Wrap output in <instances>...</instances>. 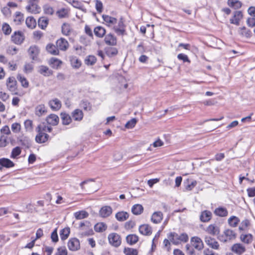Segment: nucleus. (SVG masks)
Returning <instances> with one entry per match:
<instances>
[{"label": "nucleus", "instance_id": "13d9d810", "mask_svg": "<svg viewBox=\"0 0 255 255\" xmlns=\"http://www.w3.org/2000/svg\"><path fill=\"white\" fill-rule=\"evenodd\" d=\"M137 123V120L135 118H133L131 120L128 121L125 127L127 128H132L135 126L136 124Z\"/></svg>", "mask_w": 255, "mask_h": 255}, {"label": "nucleus", "instance_id": "a19ab883", "mask_svg": "<svg viewBox=\"0 0 255 255\" xmlns=\"http://www.w3.org/2000/svg\"><path fill=\"white\" fill-rule=\"evenodd\" d=\"M228 4L230 7L235 9L240 8L242 5V2L238 0H228Z\"/></svg>", "mask_w": 255, "mask_h": 255}, {"label": "nucleus", "instance_id": "6ab92c4d", "mask_svg": "<svg viewBox=\"0 0 255 255\" xmlns=\"http://www.w3.org/2000/svg\"><path fill=\"white\" fill-rule=\"evenodd\" d=\"M206 231L213 236H217L220 233V229L216 225L211 224L207 227Z\"/></svg>", "mask_w": 255, "mask_h": 255}, {"label": "nucleus", "instance_id": "79ce46f5", "mask_svg": "<svg viewBox=\"0 0 255 255\" xmlns=\"http://www.w3.org/2000/svg\"><path fill=\"white\" fill-rule=\"evenodd\" d=\"M70 234V228H65L60 232V236L62 240H65L69 237Z\"/></svg>", "mask_w": 255, "mask_h": 255}, {"label": "nucleus", "instance_id": "c9c22d12", "mask_svg": "<svg viewBox=\"0 0 255 255\" xmlns=\"http://www.w3.org/2000/svg\"><path fill=\"white\" fill-rule=\"evenodd\" d=\"M107 229V225L103 222L98 223L94 226V230L96 232H103Z\"/></svg>", "mask_w": 255, "mask_h": 255}, {"label": "nucleus", "instance_id": "7ed1b4c3", "mask_svg": "<svg viewBox=\"0 0 255 255\" xmlns=\"http://www.w3.org/2000/svg\"><path fill=\"white\" fill-rule=\"evenodd\" d=\"M108 241L109 244L115 248L119 247L122 243L121 236L116 233H112L108 235Z\"/></svg>", "mask_w": 255, "mask_h": 255}, {"label": "nucleus", "instance_id": "2eb2a0df", "mask_svg": "<svg viewBox=\"0 0 255 255\" xmlns=\"http://www.w3.org/2000/svg\"><path fill=\"white\" fill-rule=\"evenodd\" d=\"M104 40L105 43L109 45L115 46L117 44V39L116 37L111 33L106 35Z\"/></svg>", "mask_w": 255, "mask_h": 255}, {"label": "nucleus", "instance_id": "bb28decb", "mask_svg": "<svg viewBox=\"0 0 255 255\" xmlns=\"http://www.w3.org/2000/svg\"><path fill=\"white\" fill-rule=\"evenodd\" d=\"M104 21L109 26H112L117 23V19L113 17L108 15H103L102 16Z\"/></svg>", "mask_w": 255, "mask_h": 255}, {"label": "nucleus", "instance_id": "ddd939ff", "mask_svg": "<svg viewBox=\"0 0 255 255\" xmlns=\"http://www.w3.org/2000/svg\"><path fill=\"white\" fill-rule=\"evenodd\" d=\"M8 89L11 92H15L16 90V81L14 77H9L6 81Z\"/></svg>", "mask_w": 255, "mask_h": 255}, {"label": "nucleus", "instance_id": "aec40b11", "mask_svg": "<svg viewBox=\"0 0 255 255\" xmlns=\"http://www.w3.org/2000/svg\"><path fill=\"white\" fill-rule=\"evenodd\" d=\"M212 215V214L210 211L205 210L201 212L200 219L203 222H207L211 220Z\"/></svg>", "mask_w": 255, "mask_h": 255}, {"label": "nucleus", "instance_id": "dca6fc26", "mask_svg": "<svg viewBox=\"0 0 255 255\" xmlns=\"http://www.w3.org/2000/svg\"><path fill=\"white\" fill-rule=\"evenodd\" d=\"M139 231L143 235L149 236L152 233V229L148 225L144 224L139 226Z\"/></svg>", "mask_w": 255, "mask_h": 255}, {"label": "nucleus", "instance_id": "6e6552de", "mask_svg": "<svg viewBox=\"0 0 255 255\" xmlns=\"http://www.w3.org/2000/svg\"><path fill=\"white\" fill-rule=\"evenodd\" d=\"M205 243L214 250H218L219 249V244L218 242L214 238H212L210 236H206L205 237Z\"/></svg>", "mask_w": 255, "mask_h": 255}, {"label": "nucleus", "instance_id": "37998d69", "mask_svg": "<svg viewBox=\"0 0 255 255\" xmlns=\"http://www.w3.org/2000/svg\"><path fill=\"white\" fill-rule=\"evenodd\" d=\"M20 144L25 148H29L31 145V140L27 137H24L19 140Z\"/></svg>", "mask_w": 255, "mask_h": 255}, {"label": "nucleus", "instance_id": "a211bd4d", "mask_svg": "<svg viewBox=\"0 0 255 255\" xmlns=\"http://www.w3.org/2000/svg\"><path fill=\"white\" fill-rule=\"evenodd\" d=\"M163 219V214L160 211L155 212L152 215L151 220L154 224H158Z\"/></svg>", "mask_w": 255, "mask_h": 255}, {"label": "nucleus", "instance_id": "a18cd8bd", "mask_svg": "<svg viewBox=\"0 0 255 255\" xmlns=\"http://www.w3.org/2000/svg\"><path fill=\"white\" fill-rule=\"evenodd\" d=\"M97 61V58L95 56L89 55L85 60V64L87 65H93Z\"/></svg>", "mask_w": 255, "mask_h": 255}, {"label": "nucleus", "instance_id": "052dcab7", "mask_svg": "<svg viewBox=\"0 0 255 255\" xmlns=\"http://www.w3.org/2000/svg\"><path fill=\"white\" fill-rule=\"evenodd\" d=\"M2 30L4 34L5 35H9L11 32V27L8 24L6 23H4L2 25Z\"/></svg>", "mask_w": 255, "mask_h": 255}, {"label": "nucleus", "instance_id": "864d4df0", "mask_svg": "<svg viewBox=\"0 0 255 255\" xmlns=\"http://www.w3.org/2000/svg\"><path fill=\"white\" fill-rule=\"evenodd\" d=\"M68 10L66 8H62L58 10L56 12V14L59 18L65 17L68 15Z\"/></svg>", "mask_w": 255, "mask_h": 255}, {"label": "nucleus", "instance_id": "1a4fd4ad", "mask_svg": "<svg viewBox=\"0 0 255 255\" xmlns=\"http://www.w3.org/2000/svg\"><path fill=\"white\" fill-rule=\"evenodd\" d=\"M79 241L76 238H72L69 240L68 243V249L72 251H76L80 249Z\"/></svg>", "mask_w": 255, "mask_h": 255}, {"label": "nucleus", "instance_id": "473e14b6", "mask_svg": "<svg viewBox=\"0 0 255 255\" xmlns=\"http://www.w3.org/2000/svg\"><path fill=\"white\" fill-rule=\"evenodd\" d=\"M46 50L49 53L54 55H57L59 54V50L57 48V46H55L53 44H48L46 46Z\"/></svg>", "mask_w": 255, "mask_h": 255}, {"label": "nucleus", "instance_id": "3c124183", "mask_svg": "<svg viewBox=\"0 0 255 255\" xmlns=\"http://www.w3.org/2000/svg\"><path fill=\"white\" fill-rule=\"evenodd\" d=\"M124 253L126 255H138L137 250L130 248H125Z\"/></svg>", "mask_w": 255, "mask_h": 255}, {"label": "nucleus", "instance_id": "4d7b16f0", "mask_svg": "<svg viewBox=\"0 0 255 255\" xmlns=\"http://www.w3.org/2000/svg\"><path fill=\"white\" fill-rule=\"evenodd\" d=\"M81 107L86 111H90L91 110V105L87 100H83L81 103Z\"/></svg>", "mask_w": 255, "mask_h": 255}, {"label": "nucleus", "instance_id": "f03ea898", "mask_svg": "<svg viewBox=\"0 0 255 255\" xmlns=\"http://www.w3.org/2000/svg\"><path fill=\"white\" fill-rule=\"evenodd\" d=\"M28 4L25 8L27 12L31 13H39L41 8L38 5V0H28Z\"/></svg>", "mask_w": 255, "mask_h": 255}, {"label": "nucleus", "instance_id": "0e129e2a", "mask_svg": "<svg viewBox=\"0 0 255 255\" xmlns=\"http://www.w3.org/2000/svg\"><path fill=\"white\" fill-rule=\"evenodd\" d=\"M55 255H67V251L65 247H59Z\"/></svg>", "mask_w": 255, "mask_h": 255}, {"label": "nucleus", "instance_id": "f3484780", "mask_svg": "<svg viewBox=\"0 0 255 255\" xmlns=\"http://www.w3.org/2000/svg\"><path fill=\"white\" fill-rule=\"evenodd\" d=\"M59 120V117L55 114H51L46 118L47 123L52 126L58 125Z\"/></svg>", "mask_w": 255, "mask_h": 255}, {"label": "nucleus", "instance_id": "bf43d9fd", "mask_svg": "<svg viewBox=\"0 0 255 255\" xmlns=\"http://www.w3.org/2000/svg\"><path fill=\"white\" fill-rule=\"evenodd\" d=\"M43 10L45 14L52 15L54 13L53 8L48 4L43 6Z\"/></svg>", "mask_w": 255, "mask_h": 255}, {"label": "nucleus", "instance_id": "de8ad7c7", "mask_svg": "<svg viewBox=\"0 0 255 255\" xmlns=\"http://www.w3.org/2000/svg\"><path fill=\"white\" fill-rule=\"evenodd\" d=\"M240 222L239 219L236 216H232L228 220V223L232 227H236Z\"/></svg>", "mask_w": 255, "mask_h": 255}, {"label": "nucleus", "instance_id": "58836bf2", "mask_svg": "<svg viewBox=\"0 0 255 255\" xmlns=\"http://www.w3.org/2000/svg\"><path fill=\"white\" fill-rule=\"evenodd\" d=\"M126 240L129 245H132L137 242L138 237L135 235H129L127 237Z\"/></svg>", "mask_w": 255, "mask_h": 255}, {"label": "nucleus", "instance_id": "e433bc0d", "mask_svg": "<svg viewBox=\"0 0 255 255\" xmlns=\"http://www.w3.org/2000/svg\"><path fill=\"white\" fill-rule=\"evenodd\" d=\"M25 23L26 26L31 29L35 28L36 25V20L32 16L28 17L26 19Z\"/></svg>", "mask_w": 255, "mask_h": 255}, {"label": "nucleus", "instance_id": "412c9836", "mask_svg": "<svg viewBox=\"0 0 255 255\" xmlns=\"http://www.w3.org/2000/svg\"><path fill=\"white\" fill-rule=\"evenodd\" d=\"M243 14L241 11H237L234 13V18L230 19V22L237 25H239L240 19L242 18Z\"/></svg>", "mask_w": 255, "mask_h": 255}, {"label": "nucleus", "instance_id": "4c0bfd02", "mask_svg": "<svg viewBox=\"0 0 255 255\" xmlns=\"http://www.w3.org/2000/svg\"><path fill=\"white\" fill-rule=\"evenodd\" d=\"M39 72L44 76H49L53 73V71L51 70H50L48 67L45 66H41L40 67Z\"/></svg>", "mask_w": 255, "mask_h": 255}, {"label": "nucleus", "instance_id": "ea45409f", "mask_svg": "<svg viewBox=\"0 0 255 255\" xmlns=\"http://www.w3.org/2000/svg\"><path fill=\"white\" fill-rule=\"evenodd\" d=\"M48 19L45 17H41L38 20V25L39 27L44 29L48 24Z\"/></svg>", "mask_w": 255, "mask_h": 255}, {"label": "nucleus", "instance_id": "774afa93", "mask_svg": "<svg viewBox=\"0 0 255 255\" xmlns=\"http://www.w3.org/2000/svg\"><path fill=\"white\" fill-rule=\"evenodd\" d=\"M145 51V49L142 43L137 45L136 48V52L138 54H143Z\"/></svg>", "mask_w": 255, "mask_h": 255}, {"label": "nucleus", "instance_id": "20e7f679", "mask_svg": "<svg viewBox=\"0 0 255 255\" xmlns=\"http://www.w3.org/2000/svg\"><path fill=\"white\" fill-rule=\"evenodd\" d=\"M36 131L38 132L37 135L35 137V140L37 142L42 143L46 142L48 140L49 135L43 132L41 130V125H39L36 128Z\"/></svg>", "mask_w": 255, "mask_h": 255}, {"label": "nucleus", "instance_id": "9d476101", "mask_svg": "<svg viewBox=\"0 0 255 255\" xmlns=\"http://www.w3.org/2000/svg\"><path fill=\"white\" fill-rule=\"evenodd\" d=\"M48 105L52 110L54 111H58L61 107V102L57 98L51 100L48 102Z\"/></svg>", "mask_w": 255, "mask_h": 255}, {"label": "nucleus", "instance_id": "5701e85b", "mask_svg": "<svg viewBox=\"0 0 255 255\" xmlns=\"http://www.w3.org/2000/svg\"><path fill=\"white\" fill-rule=\"evenodd\" d=\"M0 165L6 168H10L14 166V163L8 158H2L0 159Z\"/></svg>", "mask_w": 255, "mask_h": 255}, {"label": "nucleus", "instance_id": "393cba45", "mask_svg": "<svg viewBox=\"0 0 255 255\" xmlns=\"http://www.w3.org/2000/svg\"><path fill=\"white\" fill-rule=\"evenodd\" d=\"M214 213L219 217H226L228 214V212L226 208L224 207H220L216 209L214 211Z\"/></svg>", "mask_w": 255, "mask_h": 255}, {"label": "nucleus", "instance_id": "b1692460", "mask_svg": "<svg viewBox=\"0 0 255 255\" xmlns=\"http://www.w3.org/2000/svg\"><path fill=\"white\" fill-rule=\"evenodd\" d=\"M72 117L74 120L81 121L83 118V112L80 109H76L72 113Z\"/></svg>", "mask_w": 255, "mask_h": 255}, {"label": "nucleus", "instance_id": "cd10ccee", "mask_svg": "<svg viewBox=\"0 0 255 255\" xmlns=\"http://www.w3.org/2000/svg\"><path fill=\"white\" fill-rule=\"evenodd\" d=\"M28 52L31 58L33 60H36L39 53V49L36 46H30L28 49Z\"/></svg>", "mask_w": 255, "mask_h": 255}, {"label": "nucleus", "instance_id": "4468645a", "mask_svg": "<svg viewBox=\"0 0 255 255\" xmlns=\"http://www.w3.org/2000/svg\"><path fill=\"white\" fill-rule=\"evenodd\" d=\"M232 252L238 255H241L246 251L245 248L241 244H235L231 248Z\"/></svg>", "mask_w": 255, "mask_h": 255}, {"label": "nucleus", "instance_id": "338daca9", "mask_svg": "<svg viewBox=\"0 0 255 255\" xmlns=\"http://www.w3.org/2000/svg\"><path fill=\"white\" fill-rule=\"evenodd\" d=\"M33 69V66L30 63H26L24 67V72L26 73H30Z\"/></svg>", "mask_w": 255, "mask_h": 255}, {"label": "nucleus", "instance_id": "f704fd0d", "mask_svg": "<svg viewBox=\"0 0 255 255\" xmlns=\"http://www.w3.org/2000/svg\"><path fill=\"white\" fill-rule=\"evenodd\" d=\"M143 210L142 206L140 204H135L131 208V212L134 215H138L141 214Z\"/></svg>", "mask_w": 255, "mask_h": 255}, {"label": "nucleus", "instance_id": "680f3d73", "mask_svg": "<svg viewBox=\"0 0 255 255\" xmlns=\"http://www.w3.org/2000/svg\"><path fill=\"white\" fill-rule=\"evenodd\" d=\"M24 127L26 131H31L32 130V121L30 120H27L24 122Z\"/></svg>", "mask_w": 255, "mask_h": 255}, {"label": "nucleus", "instance_id": "e2e57ef3", "mask_svg": "<svg viewBox=\"0 0 255 255\" xmlns=\"http://www.w3.org/2000/svg\"><path fill=\"white\" fill-rule=\"evenodd\" d=\"M70 3L73 7L79 9L83 10L84 6L81 2L73 0L71 2H70Z\"/></svg>", "mask_w": 255, "mask_h": 255}, {"label": "nucleus", "instance_id": "8fccbe9b", "mask_svg": "<svg viewBox=\"0 0 255 255\" xmlns=\"http://www.w3.org/2000/svg\"><path fill=\"white\" fill-rule=\"evenodd\" d=\"M70 62L73 67L78 68L81 66V62L76 57H72Z\"/></svg>", "mask_w": 255, "mask_h": 255}, {"label": "nucleus", "instance_id": "5fc2aeb1", "mask_svg": "<svg viewBox=\"0 0 255 255\" xmlns=\"http://www.w3.org/2000/svg\"><path fill=\"white\" fill-rule=\"evenodd\" d=\"M224 233L226 236L227 238L229 241L235 238V234L232 230L229 229L226 230L224 232Z\"/></svg>", "mask_w": 255, "mask_h": 255}, {"label": "nucleus", "instance_id": "7c9ffc66", "mask_svg": "<svg viewBox=\"0 0 255 255\" xmlns=\"http://www.w3.org/2000/svg\"><path fill=\"white\" fill-rule=\"evenodd\" d=\"M239 33L240 35L246 37L247 38H250L252 36V31L247 29L245 26L239 28Z\"/></svg>", "mask_w": 255, "mask_h": 255}, {"label": "nucleus", "instance_id": "c03bdc74", "mask_svg": "<svg viewBox=\"0 0 255 255\" xmlns=\"http://www.w3.org/2000/svg\"><path fill=\"white\" fill-rule=\"evenodd\" d=\"M17 80L21 83V86L24 88H27L29 86V83L26 79L21 74H18L17 76Z\"/></svg>", "mask_w": 255, "mask_h": 255}, {"label": "nucleus", "instance_id": "6e6d98bb", "mask_svg": "<svg viewBox=\"0 0 255 255\" xmlns=\"http://www.w3.org/2000/svg\"><path fill=\"white\" fill-rule=\"evenodd\" d=\"M62 32L65 35H69L70 33V25L68 24L64 23L62 26Z\"/></svg>", "mask_w": 255, "mask_h": 255}, {"label": "nucleus", "instance_id": "f8f14e48", "mask_svg": "<svg viewBox=\"0 0 255 255\" xmlns=\"http://www.w3.org/2000/svg\"><path fill=\"white\" fill-rule=\"evenodd\" d=\"M112 208L109 206H105L102 207L99 211V215L101 217L107 218L112 213Z\"/></svg>", "mask_w": 255, "mask_h": 255}, {"label": "nucleus", "instance_id": "69168bd1", "mask_svg": "<svg viewBox=\"0 0 255 255\" xmlns=\"http://www.w3.org/2000/svg\"><path fill=\"white\" fill-rule=\"evenodd\" d=\"M177 58L179 60L183 61V62L190 63V60L188 58L187 55L183 53H180L177 55Z\"/></svg>", "mask_w": 255, "mask_h": 255}, {"label": "nucleus", "instance_id": "f257e3e1", "mask_svg": "<svg viewBox=\"0 0 255 255\" xmlns=\"http://www.w3.org/2000/svg\"><path fill=\"white\" fill-rule=\"evenodd\" d=\"M167 237L174 245H178L181 242L186 243L189 240L188 236L186 233L178 235L175 232H170L167 235Z\"/></svg>", "mask_w": 255, "mask_h": 255}, {"label": "nucleus", "instance_id": "0eeeda50", "mask_svg": "<svg viewBox=\"0 0 255 255\" xmlns=\"http://www.w3.org/2000/svg\"><path fill=\"white\" fill-rule=\"evenodd\" d=\"M114 29L116 33L118 35L123 36L126 34L125 25L122 18L118 22V25H116L114 27Z\"/></svg>", "mask_w": 255, "mask_h": 255}, {"label": "nucleus", "instance_id": "423d86ee", "mask_svg": "<svg viewBox=\"0 0 255 255\" xmlns=\"http://www.w3.org/2000/svg\"><path fill=\"white\" fill-rule=\"evenodd\" d=\"M191 244L192 247L199 251L202 250L204 248L202 240L198 237H192L191 239Z\"/></svg>", "mask_w": 255, "mask_h": 255}, {"label": "nucleus", "instance_id": "2f4dec72", "mask_svg": "<svg viewBox=\"0 0 255 255\" xmlns=\"http://www.w3.org/2000/svg\"><path fill=\"white\" fill-rule=\"evenodd\" d=\"M94 32L96 36L103 37L106 33V30L104 27L98 26L94 28Z\"/></svg>", "mask_w": 255, "mask_h": 255}, {"label": "nucleus", "instance_id": "a878e982", "mask_svg": "<svg viewBox=\"0 0 255 255\" xmlns=\"http://www.w3.org/2000/svg\"><path fill=\"white\" fill-rule=\"evenodd\" d=\"M49 63L52 68L58 69L61 66L62 62L60 60L53 57L50 59Z\"/></svg>", "mask_w": 255, "mask_h": 255}, {"label": "nucleus", "instance_id": "09e8293b", "mask_svg": "<svg viewBox=\"0 0 255 255\" xmlns=\"http://www.w3.org/2000/svg\"><path fill=\"white\" fill-rule=\"evenodd\" d=\"M105 51L106 54L109 57L114 56L118 53V50L115 47H108Z\"/></svg>", "mask_w": 255, "mask_h": 255}, {"label": "nucleus", "instance_id": "49530a36", "mask_svg": "<svg viewBox=\"0 0 255 255\" xmlns=\"http://www.w3.org/2000/svg\"><path fill=\"white\" fill-rule=\"evenodd\" d=\"M23 21V15L19 11L16 12L14 18V21L16 24L19 25L21 23V21Z\"/></svg>", "mask_w": 255, "mask_h": 255}, {"label": "nucleus", "instance_id": "603ef678", "mask_svg": "<svg viewBox=\"0 0 255 255\" xmlns=\"http://www.w3.org/2000/svg\"><path fill=\"white\" fill-rule=\"evenodd\" d=\"M21 150L20 147L16 146L13 148L11 151L10 157L11 158H15L21 153Z\"/></svg>", "mask_w": 255, "mask_h": 255}, {"label": "nucleus", "instance_id": "c85d7f7f", "mask_svg": "<svg viewBox=\"0 0 255 255\" xmlns=\"http://www.w3.org/2000/svg\"><path fill=\"white\" fill-rule=\"evenodd\" d=\"M46 112V109L43 104L39 105L35 108V114L38 117L41 116Z\"/></svg>", "mask_w": 255, "mask_h": 255}, {"label": "nucleus", "instance_id": "39448f33", "mask_svg": "<svg viewBox=\"0 0 255 255\" xmlns=\"http://www.w3.org/2000/svg\"><path fill=\"white\" fill-rule=\"evenodd\" d=\"M25 37L20 31H15L11 35V41L15 44H21L24 41Z\"/></svg>", "mask_w": 255, "mask_h": 255}, {"label": "nucleus", "instance_id": "9b49d317", "mask_svg": "<svg viewBox=\"0 0 255 255\" xmlns=\"http://www.w3.org/2000/svg\"><path fill=\"white\" fill-rule=\"evenodd\" d=\"M56 46L58 50L65 51L69 47V43L65 39L61 38L57 40Z\"/></svg>", "mask_w": 255, "mask_h": 255}, {"label": "nucleus", "instance_id": "72a5a7b5", "mask_svg": "<svg viewBox=\"0 0 255 255\" xmlns=\"http://www.w3.org/2000/svg\"><path fill=\"white\" fill-rule=\"evenodd\" d=\"M74 217L77 220H81L87 218L89 216V213L84 210L76 212L74 213Z\"/></svg>", "mask_w": 255, "mask_h": 255}, {"label": "nucleus", "instance_id": "4be33fe9", "mask_svg": "<svg viewBox=\"0 0 255 255\" xmlns=\"http://www.w3.org/2000/svg\"><path fill=\"white\" fill-rule=\"evenodd\" d=\"M115 217L118 221L120 222H124L128 218L129 214L127 212L121 211L118 212L116 214Z\"/></svg>", "mask_w": 255, "mask_h": 255}, {"label": "nucleus", "instance_id": "c756f323", "mask_svg": "<svg viewBox=\"0 0 255 255\" xmlns=\"http://www.w3.org/2000/svg\"><path fill=\"white\" fill-rule=\"evenodd\" d=\"M61 119L62 123L64 125H68L72 122V119L70 116L66 113H61Z\"/></svg>", "mask_w": 255, "mask_h": 255}]
</instances>
